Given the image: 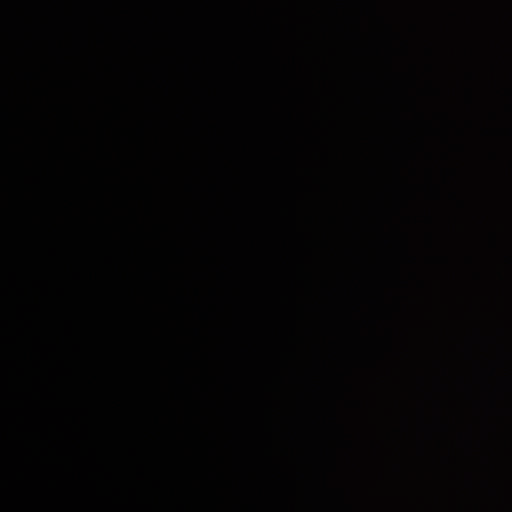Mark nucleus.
I'll list each match as a JSON object with an SVG mask.
<instances>
[{
  "label": "nucleus",
  "mask_w": 512,
  "mask_h": 512,
  "mask_svg": "<svg viewBox=\"0 0 512 512\" xmlns=\"http://www.w3.org/2000/svg\"><path fill=\"white\" fill-rule=\"evenodd\" d=\"M0 416H76V413H0Z\"/></svg>",
  "instance_id": "obj_1"
}]
</instances>
